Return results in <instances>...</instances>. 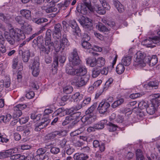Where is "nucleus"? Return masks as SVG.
<instances>
[{
  "label": "nucleus",
  "mask_w": 160,
  "mask_h": 160,
  "mask_svg": "<svg viewBox=\"0 0 160 160\" xmlns=\"http://www.w3.org/2000/svg\"><path fill=\"white\" fill-rule=\"evenodd\" d=\"M60 135V133L58 131H55L48 134L46 137L48 139H52L54 138L57 135Z\"/></svg>",
  "instance_id": "a18cd8bd"
},
{
  "label": "nucleus",
  "mask_w": 160,
  "mask_h": 160,
  "mask_svg": "<svg viewBox=\"0 0 160 160\" xmlns=\"http://www.w3.org/2000/svg\"><path fill=\"white\" fill-rule=\"evenodd\" d=\"M146 60V63H150V65L152 66L156 64L158 62V58L156 55L153 56L152 58L147 57Z\"/></svg>",
  "instance_id": "a211bd4d"
},
{
  "label": "nucleus",
  "mask_w": 160,
  "mask_h": 160,
  "mask_svg": "<svg viewBox=\"0 0 160 160\" xmlns=\"http://www.w3.org/2000/svg\"><path fill=\"white\" fill-rule=\"evenodd\" d=\"M77 9L78 12L84 15L87 14L88 10L91 12L93 11V7H92V9L91 10L89 8V7H88V5L84 4H81L80 5H78Z\"/></svg>",
  "instance_id": "f8f14e48"
},
{
  "label": "nucleus",
  "mask_w": 160,
  "mask_h": 160,
  "mask_svg": "<svg viewBox=\"0 0 160 160\" xmlns=\"http://www.w3.org/2000/svg\"><path fill=\"white\" fill-rule=\"evenodd\" d=\"M125 67L122 63H119L116 68V72L119 74L122 73L125 70Z\"/></svg>",
  "instance_id": "473e14b6"
},
{
  "label": "nucleus",
  "mask_w": 160,
  "mask_h": 160,
  "mask_svg": "<svg viewBox=\"0 0 160 160\" xmlns=\"http://www.w3.org/2000/svg\"><path fill=\"white\" fill-rule=\"evenodd\" d=\"M66 72L68 74L74 75L77 74V69L71 66H68L66 68Z\"/></svg>",
  "instance_id": "bb28decb"
},
{
  "label": "nucleus",
  "mask_w": 160,
  "mask_h": 160,
  "mask_svg": "<svg viewBox=\"0 0 160 160\" xmlns=\"http://www.w3.org/2000/svg\"><path fill=\"white\" fill-rule=\"evenodd\" d=\"M102 5L106 10H109L110 7L106 0H99Z\"/></svg>",
  "instance_id": "3c124183"
},
{
  "label": "nucleus",
  "mask_w": 160,
  "mask_h": 160,
  "mask_svg": "<svg viewBox=\"0 0 160 160\" xmlns=\"http://www.w3.org/2000/svg\"><path fill=\"white\" fill-rule=\"evenodd\" d=\"M68 24L73 29L74 35L79 36L81 34V30L77 25L76 21L73 19H70L68 22Z\"/></svg>",
  "instance_id": "0eeeda50"
},
{
  "label": "nucleus",
  "mask_w": 160,
  "mask_h": 160,
  "mask_svg": "<svg viewBox=\"0 0 160 160\" xmlns=\"http://www.w3.org/2000/svg\"><path fill=\"white\" fill-rule=\"evenodd\" d=\"M152 43L157 44L158 45L157 37L155 36L152 38H149L144 40L142 42V44L146 46L147 47H152L153 46Z\"/></svg>",
  "instance_id": "1a4fd4ad"
},
{
  "label": "nucleus",
  "mask_w": 160,
  "mask_h": 160,
  "mask_svg": "<svg viewBox=\"0 0 160 160\" xmlns=\"http://www.w3.org/2000/svg\"><path fill=\"white\" fill-rule=\"evenodd\" d=\"M66 60V58L64 55H59L58 56L55 55L54 58L53 62L52 63V66L56 68L58 66V61L60 62L63 63Z\"/></svg>",
  "instance_id": "9d476101"
},
{
  "label": "nucleus",
  "mask_w": 160,
  "mask_h": 160,
  "mask_svg": "<svg viewBox=\"0 0 160 160\" xmlns=\"http://www.w3.org/2000/svg\"><path fill=\"white\" fill-rule=\"evenodd\" d=\"M69 98V97L67 95L63 96L61 98V101L59 102V104L61 106H64L66 103V101Z\"/></svg>",
  "instance_id": "de8ad7c7"
},
{
  "label": "nucleus",
  "mask_w": 160,
  "mask_h": 160,
  "mask_svg": "<svg viewBox=\"0 0 160 160\" xmlns=\"http://www.w3.org/2000/svg\"><path fill=\"white\" fill-rule=\"evenodd\" d=\"M57 10V8H54L53 7L48 8L45 9L46 12L47 13H51L53 12H55Z\"/></svg>",
  "instance_id": "e2e57ef3"
},
{
  "label": "nucleus",
  "mask_w": 160,
  "mask_h": 160,
  "mask_svg": "<svg viewBox=\"0 0 160 160\" xmlns=\"http://www.w3.org/2000/svg\"><path fill=\"white\" fill-rule=\"evenodd\" d=\"M108 126V129L109 131L111 132H113L116 130L118 126L117 125L112 123L110 122H108L107 124Z\"/></svg>",
  "instance_id": "e433bc0d"
},
{
  "label": "nucleus",
  "mask_w": 160,
  "mask_h": 160,
  "mask_svg": "<svg viewBox=\"0 0 160 160\" xmlns=\"http://www.w3.org/2000/svg\"><path fill=\"white\" fill-rule=\"evenodd\" d=\"M97 26L98 30L101 32H105L106 33L108 32L109 30L108 28L103 24L102 23H99Z\"/></svg>",
  "instance_id": "c9c22d12"
},
{
  "label": "nucleus",
  "mask_w": 160,
  "mask_h": 160,
  "mask_svg": "<svg viewBox=\"0 0 160 160\" xmlns=\"http://www.w3.org/2000/svg\"><path fill=\"white\" fill-rule=\"evenodd\" d=\"M105 62L106 61L104 58L102 57H99L97 59V67H102L104 65Z\"/></svg>",
  "instance_id": "c756f323"
},
{
  "label": "nucleus",
  "mask_w": 160,
  "mask_h": 160,
  "mask_svg": "<svg viewBox=\"0 0 160 160\" xmlns=\"http://www.w3.org/2000/svg\"><path fill=\"white\" fill-rule=\"evenodd\" d=\"M48 20L46 18H41L38 19L37 18H33L32 21L33 22L37 24H41L43 22H46Z\"/></svg>",
  "instance_id": "a19ab883"
},
{
  "label": "nucleus",
  "mask_w": 160,
  "mask_h": 160,
  "mask_svg": "<svg viewBox=\"0 0 160 160\" xmlns=\"http://www.w3.org/2000/svg\"><path fill=\"white\" fill-rule=\"evenodd\" d=\"M18 62V58H14L13 60L12 68L15 69L17 67Z\"/></svg>",
  "instance_id": "13d9d810"
},
{
  "label": "nucleus",
  "mask_w": 160,
  "mask_h": 160,
  "mask_svg": "<svg viewBox=\"0 0 160 160\" xmlns=\"http://www.w3.org/2000/svg\"><path fill=\"white\" fill-rule=\"evenodd\" d=\"M60 151L59 148L55 147H51L50 152L54 154H57Z\"/></svg>",
  "instance_id": "6e6d98bb"
},
{
  "label": "nucleus",
  "mask_w": 160,
  "mask_h": 160,
  "mask_svg": "<svg viewBox=\"0 0 160 160\" xmlns=\"http://www.w3.org/2000/svg\"><path fill=\"white\" fill-rule=\"evenodd\" d=\"M32 70V74L34 77H37L39 73V69H31Z\"/></svg>",
  "instance_id": "0e129e2a"
},
{
  "label": "nucleus",
  "mask_w": 160,
  "mask_h": 160,
  "mask_svg": "<svg viewBox=\"0 0 160 160\" xmlns=\"http://www.w3.org/2000/svg\"><path fill=\"white\" fill-rule=\"evenodd\" d=\"M158 82L157 81L150 82L147 85L150 88L152 89H157L158 88Z\"/></svg>",
  "instance_id": "79ce46f5"
},
{
  "label": "nucleus",
  "mask_w": 160,
  "mask_h": 160,
  "mask_svg": "<svg viewBox=\"0 0 160 160\" xmlns=\"http://www.w3.org/2000/svg\"><path fill=\"white\" fill-rule=\"evenodd\" d=\"M87 72V69L85 66L80 67L79 68L77 69V74L80 76L86 75Z\"/></svg>",
  "instance_id": "a878e982"
},
{
  "label": "nucleus",
  "mask_w": 160,
  "mask_h": 160,
  "mask_svg": "<svg viewBox=\"0 0 160 160\" xmlns=\"http://www.w3.org/2000/svg\"><path fill=\"white\" fill-rule=\"evenodd\" d=\"M21 28L25 33L27 34H30L32 30L31 26L28 24H25L22 26Z\"/></svg>",
  "instance_id": "cd10ccee"
},
{
  "label": "nucleus",
  "mask_w": 160,
  "mask_h": 160,
  "mask_svg": "<svg viewBox=\"0 0 160 160\" xmlns=\"http://www.w3.org/2000/svg\"><path fill=\"white\" fill-rule=\"evenodd\" d=\"M30 56L29 50H27L22 52V57L23 61L27 62L28 61Z\"/></svg>",
  "instance_id": "c85d7f7f"
},
{
  "label": "nucleus",
  "mask_w": 160,
  "mask_h": 160,
  "mask_svg": "<svg viewBox=\"0 0 160 160\" xmlns=\"http://www.w3.org/2000/svg\"><path fill=\"white\" fill-rule=\"evenodd\" d=\"M73 90L72 87L70 86H66L63 88V92L64 93L68 94L71 93Z\"/></svg>",
  "instance_id": "09e8293b"
},
{
  "label": "nucleus",
  "mask_w": 160,
  "mask_h": 160,
  "mask_svg": "<svg viewBox=\"0 0 160 160\" xmlns=\"http://www.w3.org/2000/svg\"><path fill=\"white\" fill-rule=\"evenodd\" d=\"M79 21L81 25L86 30H90L92 29V23L88 18L83 17Z\"/></svg>",
  "instance_id": "423d86ee"
},
{
  "label": "nucleus",
  "mask_w": 160,
  "mask_h": 160,
  "mask_svg": "<svg viewBox=\"0 0 160 160\" xmlns=\"http://www.w3.org/2000/svg\"><path fill=\"white\" fill-rule=\"evenodd\" d=\"M110 106V104L107 102H102L99 104L98 109L100 113H104L106 112Z\"/></svg>",
  "instance_id": "4468645a"
},
{
  "label": "nucleus",
  "mask_w": 160,
  "mask_h": 160,
  "mask_svg": "<svg viewBox=\"0 0 160 160\" xmlns=\"http://www.w3.org/2000/svg\"><path fill=\"white\" fill-rule=\"evenodd\" d=\"M158 104H156L155 101H152V103L148 105L146 109L148 113L150 115L153 114L157 110L158 107Z\"/></svg>",
  "instance_id": "9b49d317"
},
{
  "label": "nucleus",
  "mask_w": 160,
  "mask_h": 160,
  "mask_svg": "<svg viewBox=\"0 0 160 160\" xmlns=\"http://www.w3.org/2000/svg\"><path fill=\"white\" fill-rule=\"evenodd\" d=\"M86 63L90 67L97 66V59L95 58H88L86 59Z\"/></svg>",
  "instance_id": "b1692460"
},
{
  "label": "nucleus",
  "mask_w": 160,
  "mask_h": 160,
  "mask_svg": "<svg viewBox=\"0 0 160 160\" xmlns=\"http://www.w3.org/2000/svg\"><path fill=\"white\" fill-rule=\"evenodd\" d=\"M74 160H86L88 158L87 155L83 153H76L74 156Z\"/></svg>",
  "instance_id": "4be33fe9"
},
{
  "label": "nucleus",
  "mask_w": 160,
  "mask_h": 160,
  "mask_svg": "<svg viewBox=\"0 0 160 160\" xmlns=\"http://www.w3.org/2000/svg\"><path fill=\"white\" fill-rule=\"evenodd\" d=\"M64 149L66 151V153L69 155L72 154L75 150L73 147L69 145H67Z\"/></svg>",
  "instance_id": "72a5a7b5"
},
{
  "label": "nucleus",
  "mask_w": 160,
  "mask_h": 160,
  "mask_svg": "<svg viewBox=\"0 0 160 160\" xmlns=\"http://www.w3.org/2000/svg\"><path fill=\"white\" fill-rule=\"evenodd\" d=\"M106 9L102 6H101L98 4L95 5L94 7L93 8V11H95L99 14H104L106 13Z\"/></svg>",
  "instance_id": "f3484780"
},
{
  "label": "nucleus",
  "mask_w": 160,
  "mask_h": 160,
  "mask_svg": "<svg viewBox=\"0 0 160 160\" xmlns=\"http://www.w3.org/2000/svg\"><path fill=\"white\" fill-rule=\"evenodd\" d=\"M50 121L51 120L50 119L48 118H44L42 119V121L39 123L42 127V128H43L48 125Z\"/></svg>",
  "instance_id": "f704fd0d"
},
{
  "label": "nucleus",
  "mask_w": 160,
  "mask_h": 160,
  "mask_svg": "<svg viewBox=\"0 0 160 160\" xmlns=\"http://www.w3.org/2000/svg\"><path fill=\"white\" fill-rule=\"evenodd\" d=\"M97 106V103L96 102L93 103V104L90 107L88 110H87L86 112L87 114H90V115L92 114V112L94 111L95 108H96Z\"/></svg>",
  "instance_id": "8fccbe9b"
},
{
  "label": "nucleus",
  "mask_w": 160,
  "mask_h": 160,
  "mask_svg": "<svg viewBox=\"0 0 160 160\" xmlns=\"http://www.w3.org/2000/svg\"><path fill=\"white\" fill-rule=\"evenodd\" d=\"M81 44L82 47L85 49L89 50L92 49L91 45L88 41H82Z\"/></svg>",
  "instance_id": "4c0bfd02"
},
{
  "label": "nucleus",
  "mask_w": 160,
  "mask_h": 160,
  "mask_svg": "<svg viewBox=\"0 0 160 160\" xmlns=\"http://www.w3.org/2000/svg\"><path fill=\"white\" fill-rule=\"evenodd\" d=\"M79 113H74L71 115H69L66 117L65 120L62 122V125L63 126L70 122L71 121L76 119L80 115Z\"/></svg>",
  "instance_id": "2eb2a0df"
},
{
  "label": "nucleus",
  "mask_w": 160,
  "mask_h": 160,
  "mask_svg": "<svg viewBox=\"0 0 160 160\" xmlns=\"http://www.w3.org/2000/svg\"><path fill=\"white\" fill-rule=\"evenodd\" d=\"M28 117H22L19 119V122L21 124H25L28 121Z\"/></svg>",
  "instance_id": "bf43d9fd"
},
{
  "label": "nucleus",
  "mask_w": 160,
  "mask_h": 160,
  "mask_svg": "<svg viewBox=\"0 0 160 160\" xmlns=\"http://www.w3.org/2000/svg\"><path fill=\"white\" fill-rule=\"evenodd\" d=\"M12 154L11 150H8L7 151L0 152V158H6L10 157V155Z\"/></svg>",
  "instance_id": "ea45409f"
},
{
  "label": "nucleus",
  "mask_w": 160,
  "mask_h": 160,
  "mask_svg": "<svg viewBox=\"0 0 160 160\" xmlns=\"http://www.w3.org/2000/svg\"><path fill=\"white\" fill-rule=\"evenodd\" d=\"M12 154L11 153V156L10 158L11 159L15 160L17 159L20 158L21 156V155L20 154H14V150L13 149H11Z\"/></svg>",
  "instance_id": "603ef678"
},
{
  "label": "nucleus",
  "mask_w": 160,
  "mask_h": 160,
  "mask_svg": "<svg viewBox=\"0 0 160 160\" xmlns=\"http://www.w3.org/2000/svg\"><path fill=\"white\" fill-rule=\"evenodd\" d=\"M39 63L37 60H34L32 66L31 67V69H39Z\"/></svg>",
  "instance_id": "864d4df0"
},
{
  "label": "nucleus",
  "mask_w": 160,
  "mask_h": 160,
  "mask_svg": "<svg viewBox=\"0 0 160 160\" xmlns=\"http://www.w3.org/2000/svg\"><path fill=\"white\" fill-rule=\"evenodd\" d=\"M22 16L27 19L29 20L31 18V12L29 10L22 9L20 11Z\"/></svg>",
  "instance_id": "412c9836"
},
{
  "label": "nucleus",
  "mask_w": 160,
  "mask_h": 160,
  "mask_svg": "<svg viewBox=\"0 0 160 160\" xmlns=\"http://www.w3.org/2000/svg\"><path fill=\"white\" fill-rule=\"evenodd\" d=\"M69 61L71 62L72 65H76L80 63V60L78 54V51L76 49L73 50L71 55L69 58Z\"/></svg>",
  "instance_id": "39448f33"
},
{
  "label": "nucleus",
  "mask_w": 160,
  "mask_h": 160,
  "mask_svg": "<svg viewBox=\"0 0 160 160\" xmlns=\"http://www.w3.org/2000/svg\"><path fill=\"white\" fill-rule=\"evenodd\" d=\"M142 96V95L139 93H132L130 95V97L131 98L135 99Z\"/></svg>",
  "instance_id": "338daca9"
},
{
  "label": "nucleus",
  "mask_w": 160,
  "mask_h": 160,
  "mask_svg": "<svg viewBox=\"0 0 160 160\" xmlns=\"http://www.w3.org/2000/svg\"><path fill=\"white\" fill-rule=\"evenodd\" d=\"M27 107L25 104H18L13 108L14 112L13 117L14 118H18L20 117L22 114V110Z\"/></svg>",
  "instance_id": "20e7f679"
},
{
  "label": "nucleus",
  "mask_w": 160,
  "mask_h": 160,
  "mask_svg": "<svg viewBox=\"0 0 160 160\" xmlns=\"http://www.w3.org/2000/svg\"><path fill=\"white\" fill-rule=\"evenodd\" d=\"M54 30L53 32H61L62 28L61 25L59 23L56 24L54 27Z\"/></svg>",
  "instance_id": "5fc2aeb1"
},
{
  "label": "nucleus",
  "mask_w": 160,
  "mask_h": 160,
  "mask_svg": "<svg viewBox=\"0 0 160 160\" xmlns=\"http://www.w3.org/2000/svg\"><path fill=\"white\" fill-rule=\"evenodd\" d=\"M92 76L93 78H96L101 73L100 70L97 68H94L92 70Z\"/></svg>",
  "instance_id": "37998d69"
},
{
  "label": "nucleus",
  "mask_w": 160,
  "mask_h": 160,
  "mask_svg": "<svg viewBox=\"0 0 160 160\" xmlns=\"http://www.w3.org/2000/svg\"><path fill=\"white\" fill-rule=\"evenodd\" d=\"M107 122L108 121L107 120L103 119L100 122L95 124L96 127V128L97 129H102L104 128V125L107 124Z\"/></svg>",
  "instance_id": "7c9ffc66"
},
{
  "label": "nucleus",
  "mask_w": 160,
  "mask_h": 160,
  "mask_svg": "<svg viewBox=\"0 0 160 160\" xmlns=\"http://www.w3.org/2000/svg\"><path fill=\"white\" fill-rule=\"evenodd\" d=\"M4 36L6 40L11 45H13L16 39L18 41L25 38V36L21 30L16 28H12L9 30V35L4 33Z\"/></svg>",
  "instance_id": "f257e3e1"
},
{
  "label": "nucleus",
  "mask_w": 160,
  "mask_h": 160,
  "mask_svg": "<svg viewBox=\"0 0 160 160\" xmlns=\"http://www.w3.org/2000/svg\"><path fill=\"white\" fill-rule=\"evenodd\" d=\"M89 79V76L87 75L85 76H76L73 80L75 83L76 86L78 88L85 86L88 82Z\"/></svg>",
  "instance_id": "f03ea898"
},
{
  "label": "nucleus",
  "mask_w": 160,
  "mask_h": 160,
  "mask_svg": "<svg viewBox=\"0 0 160 160\" xmlns=\"http://www.w3.org/2000/svg\"><path fill=\"white\" fill-rule=\"evenodd\" d=\"M35 95L33 91H30L27 93L26 96V97L28 99H30L33 97Z\"/></svg>",
  "instance_id": "052dcab7"
},
{
  "label": "nucleus",
  "mask_w": 160,
  "mask_h": 160,
  "mask_svg": "<svg viewBox=\"0 0 160 160\" xmlns=\"http://www.w3.org/2000/svg\"><path fill=\"white\" fill-rule=\"evenodd\" d=\"M16 21L21 25H23L25 23L24 18L21 16H17L15 18Z\"/></svg>",
  "instance_id": "c03bdc74"
},
{
  "label": "nucleus",
  "mask_w": 160,
  "mask_h": 160,
  "mask_svg": "<svg viewBox=\"0 0 160 160\" xmlns=\"http://www.w3.org/2000/svg\"><path fill=\"white\" fill-rule=\"evenodd\" d=\"M51 32L52 31L51 29H48L46 33L45 38V45L46 46H48V47L49 48L53 47L54 46L53 42H51Z\"/></svg>",
  "instance_id": "ddd939ff"
},
{
  "label": "nucleus",
  "mask_w": 160,
  "mask_h": 160,
  "mask_svg": "<svg viewBox=\"0 0 160 160\" xmlns=\"http://www.w3.org/2000/svg\"><path fill=\"white\" fill-rule=\"evenodd\" d=\"M113 4L119 12H122L124 11V6L118 1H113Z\"/></svg>",
  "instance_id": "6ab92c4d"
},
{
  "label": "nucleus",
  "mask_w": 160,
  "mask_h": 160,
  "mask_svg": "<svg viewBox=\"0 0 160 160\" xmlns=\"http://www.w3.org/2000/svg\"><path fill=\"white\" fill-rule=\"evenodd\" d=\"M70 43L67 38L66 34H64L62 35V38L60 41L59 48L63 50L65 47L68 46Z\"/></svg>",
  "instance_id": "dca6fc26"
},
{
  "label": "nucleus",
  "mask_w": 160,
  "mask_h": 160,
  "mask_svg": "<svg viewBox=\"0 0 160 160\" xmlns=\"http://www.w3.org/2000/svg\"><path fill=\"white\" fill-rule=\"evenodd\" d=\"M96 126L95 124L92 127H89L87 129V131L88 132H94L95 131L97 128H96Z\"/></svg>",
  "instance_id": "774afa93"
},
{
  "label": "nucleus",
  "mask_w": 160,
  "mask_h": 160,
  "mask_svg": "<svg viewBox=\"0 0 160 160\" xmlns=\"http://www.w3.org/2000/svg\"><path fill=\"white\" fill-rule=\"evenodd\" d=\"M124 101V99L120 98L114 102L112 104L111 107L113 108H115L122 104Z\"/></svg>",
  "instance_id": "58836bf2"
},
{
  "label": "nucleus",
  "mask_w": 160,
  "mask_h": 160,
  "mask_svg": "<svg viewBox=\"0 0 160 160\" xmlns=\"http://www.w3.org/2000/svg\"><path fill=\"white\" fill-rule=\"evenodd\" d=\"M53 112V110L52 108H50L45 109L44 111V115H48Z\"/></svg>",
  "instance_id": "680f3d73"
},
{
  "label": "nucleus",
  "mask_w": 160,
  "mask_h": 160,
  "mask_svg": "<svg viewBox=\"0 0 160 160\" xmlns=\"http://www.w3.org/2000/svg\"><path fill=\"white\" fill-rule=\"evenodd\" d=\"M144 54L140 51L138 52L135 55L134 61L138 63L142 67H144L146 66V58Z\"/></svg>",
  "instance_id": "7ed1b4c3"
},
{
  "label": "nucleus",
  "mask_w": 160,
  "mask_h": 160,
  "mask_svg": "<svg viewBox=\"0 0 160 160\" xmlns=\"http://www.w3.org/2000/svg\"><path fill=\"white\" fill-rule=\"evenodd\" d=\"M52 36L55 39H59L62 36L61 32H53Z\"/></svg>",
  "instance_id": "4d7b16f0"
},
{
  "label": "nucleus",
  "mask_w": 160,
  "mask_h": 160,
  "mask_svg": "<svg viewBox=\"0 0 160 160\" xmlns=\"http://www.w3.org/2000/svg\"><path fill=\"white\" fill-rule=\"evenodd\" d=\"M46 150L45 148H40L38 149L36 152V155L34 157L35 160H41V159H45L48 158L45 152Z\"/></svg>",
  "instance_id": "6e6552de"
},
{
  "label": "nucleus",
  "mask_w": 160,
  "mask_h": 160,
  "mask_svg": "<svg viewBox=\"0 0 160 160\" xmlns=\"http://www.w3.org/2000/svg\"><path fill=\"white\" fill-rule=\"evenodd\" d=\"M117 55H116L114 58V59L113 60V62L112 63V66L111 67L110 66L106 68H103L102 70H100L102 74H103L105 75H107L108 73V70L109 68H113L114 65L115 64L117 59Z\"/></svg>",
  "instance_id": "aec40b11"
},
{
  "label": "nucleus",
  "mask_w": 160,
  "mask_h": 160,
  "mask_svg": "<svg viewBox=\"0 0 160 160\" xmlns=\"http://www.w3.org/2000/svg\"><path fill=\"white\" fill-rule=\"evenodd\" d=\"M131 57L130 56L124 57L122 60V63L125 66H128L131 63Z\"/></svg>",
  "instance_id": "2f4dec72"
},
{
  "label": "nucleus",
  "mask_w": 160,
  "mask_h": 160,
  "mask_svg": "<svg viewBox=\"0 0 160 160\" xmlns=\"http://www.w3.org/2000/svg\"><path fill=\"white\" fill-rule=\"evenodd\" d=\"M89 114L88 116L87 115L83 117L82 119V121L86 125L90 124L94 121L93 118L89 117Z\"/></svg>",
  "instance_id": "5701e85b"
},
{
  "label": "nucleus",
  "mask_w": 160,
  "mask_h": 160,
  "mask_svg": "<svg viewBox=\"0 0 160 160\" xmlns=\"http://www.w3.org/2000/svg\"><path fill=\"white\" fill-rule=\"evenodd\" d=\"M83 2L84 4L89 7V8L92 10V7L91 5V0H83Z\"/></svg>",
  "instance_id": "69168bd1"
},
{
  "label": "nucleus",
  "mask_w": 160,
  "mask_h": 160,
  "mask_svg": "<svg viewBox=\"0 0 160 160\" xmlns=\"http://www.w3.org/2000/svg\"><path fill=\"white\" fill-rule=\"evenodd\" d=\"M136 160H147L144 157L141 150L137 149L136 152Z\"/></svg>",
  "instance_id": "393cba45"
},
{
  "label": "nucleus",
  "mask_w": 160,
  "mask_h": 160,
  "mask_svg": "<svg viewBox=\"0 0 160 160\" xmlns=\"http://www.w3.org/2000/svg\"><path fill=\"white\" fill-rule=\"evenodd\" d=\"M148 106L147 103L143 101L140 102L138 104V106L141 109H147Z\"/></svg>",
  "instance_id": "49530a36"
}]
</instances>
